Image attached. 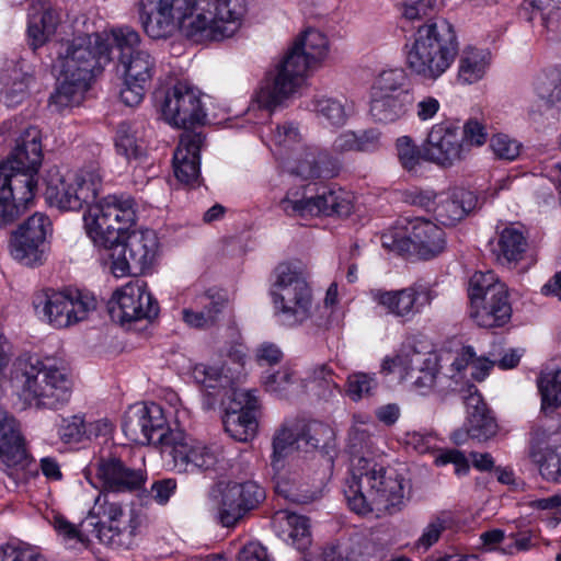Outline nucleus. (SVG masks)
I'll return each mask as SVG.
<instances>
[{"label": "nucleus", "instance_id": "obj_1", "mask_svg": "<svg viewBox=\"0 0 561 561\" xmlns=\"http://www.w3.org/2000/svg\"><path fill=\"white\" fill-rule=\"evenodd\" d=\"M135 199L127 194L107 195L83 216L93 243L111 250L112 274L117 277L146 276L153 270L160 242L151 229L128 230L136 220Z\"/></svg>", "mask_w": 561, "mask_h": 561}, {"label": "nucleus", "instance_id": "obj_2", "mask_svg": "<svg viewBox=\"0 0 561 561\" xmlns=\"http://www.w3.org/2000/svg\"><path fill=\"white\" fill-rule=\"evenodd\" d=\"M245 12L244 0H140L144 30L154 39L170 36L175 22L196 43L230 37Z\"/></svg>", "mask_w": 561, "mask_h": 561}, {"label": "nucleus", "instance_id": "obj_3", "mask_svg": "<svg viewBox=\"0 0 561 561\" xmlns=\"http://www.w3.org/2000/svg\"><path fill=\"white\" fill-rule=\"evenodd\" d=\"M127 439L139 445L159 446L161 454L171 459L180 472L192 470L225 471L230 467L224 447L191 438L168 426L162 408L157 403L130 407L122 422Z\"/></svg>", "mask_w": 561, "mask_h": 561}, {"label": "nucleus", "instance_id": "obj_4", "mask_svg": "<svg viewBox=\"0 0 561 561\" xmlns=\"http://www.w3.org/2000/svg\"><path fill=\"white\" fill-rule=\"evenodd\" d=\"M370 447V435L364 431L352 433L350 476L343 492L353 512L381 518L397 514L404 507L405 479L396 470L387 469L367 457Z\"/></svg>", "mask_w": 561, "mask_h": 561}, {"label": "nucleus", "instance_id": "obj_5", "mask_svg": "<svg viewBox=\"0 0 561 561\" xmlns=\"http://www.w3.org/2000/svg\"><path fill=\"white\" fill-rule=\"evenodd\" d=\"M111 59V45L99 33L79 35L61 43L54 61L58 83L49 98V105L62 111L80 104Z\"/></svg>", "mask_w": 561, "mask_h": 561}, {"label": "nucleus", "instance_id": "obj_6", "mask_svg": "<svg viewBox=\"0 0 561 561\" xmlns=\"http://www.w3.org/2000/svg\"><path fill=\"white\" fill-rule=\"evenodd\" d=\"M327 53V36L318 30H306L274 70L265 73L253 94L252 104L273 113L297 92L308 71L319 65Z\"/></svg>", "mask_w": 561, "mask_h": 561}, {"label": "nucleus", "instance_id": "obj_7", "mask_svg": "<svg viewBox=\"0 0 561 561\" xmlns=\"http://www.w3.org/2000/svg\"><path fill=\"white\" fill-rule=\"evenodd\" d=\"M12 382L24 405L37 410L64 407L69 402L73 387L65 365L31 355L15 359Z\"/></svg>", "mask_w": 561, "mask_h": 561}, {"label": "nucleus", "instance_id": "obj_8", "mask_svg": "<svg viewBox=\"0 0 561 561\" xmlns=\"http://www.w3.org/2000/svg\"><path fill=\"white\" fill-rule=\"evenodd\" d=\"M458 53L454 25L443 18H430L405 44V65L415 77L435 82L451 67Z\"/></svg>", "mask_w": 561, "mask_h": 561}, {"label": "nucleus", "instance_id": "obj_9", "mask_svg": "<svg viewBox=\"0 0 561 561\" xmlns=\"http://www.w3.org/2000/svg\"><path fill=\"white\" fill-rule=\"evenodd\" d=\"M102 183L103 176L100 167L93 163L79 169L67 178L57 175L55 179H49L45 197L50 206L62 211H78L85 205L90 210L92 206L101 202L95 203Z\"/></svg>", "mask_w": 561, "mask_h": 561}, {"label": "nucleus", "instance_id": "obj_10", "mask_svg": "<svg viewBox=\"0 0 561 561\" xmlns=\"http://www.w3.org/2000/svg\"><path fill=\"white\" fill-rule=\"evenodd\" d=\"M33 306L43 312L51 325L64 329L87 320L96 309L98 300L88 289L65 286L60 290L46 288L36 293Z\"/></svg>", "mask_w": 561, "mask_h": 561}, {"label": "nucleus", "instance_id": "obj_11", "mask_svg": "<svg viewBox=\"0 0 561 561\" xmlns=\"http://www.w3.org/2000/svg\"><path fill=\"white\" fill-rule=\"evenodd\" d=\"M380 373L398 374L400 381L420 394H426L436 382L438 360L435 355L416 350L413 340H407L394 355L383 358Z\"/></svg>", "mask_w": 561, "mask_h": 561}, {"label": "nucleus", "instance_id": "obj_12", "mask_svg": "<svg viewBox=\"0 0 561 561\" xmlns=\"http://www.w3.org/2000/svg\"><path fill=\"white\" fill-rule=\"evenodd\" d=\"M404 233H385L381 237L382 245L399 254L414 251L424 260L433 259L444 252L446 238L444 230L428 219L415 217L403 218L400 221Z\"/></svg>", "mask_w": 561, "mask_h": 561}, {"label": "nucleus", "instance_id": "obj_13", "mask_svg": "<svg viewBox=\"0 0 561 561\" xmlns=\"http://www.w3.org/2000/svg\"><path fill=\"white\" fill-rule=\"evenodd\" d=\"M467 295L470 318L480 328H500L510 322L513 310L506 283H469Z\"/></svg>", "mask_w": 561, "mask_h": 561}, {"label": "nucleus", "instance_id": "obj_14", "mask_svg": "<svg viewBox=\"0 0 561 561\" xmlns=\"http://www.w3.org/2000/svg\"><path fill=\"white\" fill-rule=\"evenodd\" d=\"M107 311L113 322L130 327L142 320L152 321L158 317L160 307L146 283H125L112 294Z\"/></svg>", "mask_w": 561, "mask_h": 561}, {"label": "nucleus", "instance_id": "obj_15", "mask_svg": "<svg viewBox=\"0 0 561 561\" xmlns=\"http://www.w3.org/2000/svg\"><path fill=\"white\" fill-rule=\"evenodd\" d=\"M96 517L107 518L108 525L98 522L94 531L100 542L114 548H128L136 531L131 516H127L122 504L113 499L112 493L100 492L90 512Z\"/></svg>", "mask_w": 561, "mask_h": 561}, {"label": "nucleus", "instance_id": "obj_16", "mask_svg": "<svg viewBox=\"0 0 561 561\" xmlns=\"http://www.w3.org/2000/svg\"><path fill=\"white\" fill-rule=\"evenodd\" d=\"M226 396L229 400L225 408L222 424L226 433L237 442L251 440L257 430L260 400L256 390L230 388Z\"/></svg>", "mask_w": 561, "mask_h": 561}, {"label": "nucleus", "instance_id": "obj_17", "mask_svg": "<svg viewBox=\"0 0 561 561\" xmlns=\"http://www.w3.org/2000/svg\"><path fill=\"white\" fill-rule=\"evenodd\" d=\"M160 108L169 124L184 129L206 121L201 92L186 81H176L165 91Z\"/></svg>", "mask_w": 561, "mask_h": 561}, {"label": "nucleus", "instance_id": "obj_18", "mask_svg": "<svg viewBox=\"0 0 561 561\" xmlns=\"http://www.w3.org/2000/svg\"><path fill=\"white\" fill-rule=\"evenodd\" d=\"M85 479L93 484L95 476L104 493H126L140 490L147 479L142 469L127 466L122 459L110 456L100 457L91 462L83 471Z\"/></svg>", "mask_w": 561, "mask_h": 561}, {"label": "nucleus", "instance_id": "obj_19", "mask_svg": "<svg viewBox=\"0 0 561 561\" xmlns=\"http://www.w3.org/2000/svg\"><path fill=\"white\" fill-rule=\"evenodd\" d=\"M423 157L443 168L463 161L468 157V146L458 122L444 121L433 125L423 145Z\"/></svg>", "mask_w": 561, "mask_h": 561}, {"label": "nucleus", "instance_id": "obj_20", "mask_svg": "<svg viewBox=\"0 0 561 561\" xmlns=\"http://www.w3.org/2000/svg\"><path fill=\"white\" fill-rule=\"evenodd\" d=\"M271 296L280 324L293 328L311 318L313 304L308 283H274Z\"/></svg>", "mask_w": 561, "mask_h": 561}, {"label": "nucleus", "instance_id": "obj_21", "mask_svg": "<svg viewBox=\"0 0 561 561\" xmlns=\"http://www.w3.org/2000/svg\"><path fill=\"white\" fill-rule=\"evenodd\" d=\"M271 296L280 324L293 328L311 318L313 304L308 283H274Z\"/></svg>", "mask_w": 561, "mask_h": 561}, {"label": "nucleus", "instance_id": "obj_22", "mask_svg": "<svg viewBox=\"0 0 561 561\" xmlns=\"http://www.w3.org/2000/svg\"><path fill=\"white\" fill-rule=\"evenodd\" d=\"M280 208L290 216H332L346 217L353 211V199L342 188L322 186L314 196L296 199L288 193L280 201Z\"/></svg>", "mask_w": 561, "mask_h": 561}, {"label": "nucleus", "instance_id": "obj_23", "mask_svg": "<svg viewBox=\"0 0 561 561\" xmlns=\"http://www.w3.org/2000/svg\"><path fill=\"white\" fill-rule=\"evenodd\" d=\"M25 449L16 420L0 408V472L9 481L2 479L7 488L18 486L25 480Z\"/></svg>", "mask_w": 561, "mask_h": 561}, {"label": "nucleus", "instance_id": "obj_24", "mask_svg": "<svg viewBox=\"0 0 561 561\" xmlns=\"http://www.w3.org/2000/svg\"><path fill=\"white\" fill-rule=\"evenodd\" d=\"M265 500V491L254 481L228 482L220 490L218 519L232 527Z\"/></svg>", "mask_w": 561, "mask_h": 561}, {"label": "nucleus", "instance_id": "obj_25", "mask_svg": "<svg viewBox=\"0 0 561 561\" xmlns=\"http://www.w3.org/2000/svg\"><path fill=\"white\" fill-rule=\"evenodd\" d=\"M118 66L124 78L121 100L127 106H137L150 88L157 68L156 59L147 50H141L118 57Z\"/></svg>", "mask_w": 561, "mask_h": 561}, {"label": "nucleus", "instance_id": "obj_26", "mask_svg": "<svg viewBox=\"0 0 561 561\" xmlns=\"http://www.w3.org/2000/svg\"><path fill=\"white\" fill-rule=\"evenodd\" d=\"M0 164V229L13 224L34 199L36 187L30 176L13 174Z\"/></svg>", "mask_w": 561, "mask_h": 561}, {"label": "nucleus", "instance_id": "obj_27", "mask_svg": "<svg viewBox=\"0 0 561 561\" xmlns=\"http://www.w3.org/2000/svg\"><path fill=\"white\" fill-rule=\"evenodd\" d=\"M318 447L319 439L311 435L310 427L296 420L285 421L275 430L272 437L271 466L279 472L285 459L295 450L309 453Z\"/></svg>", "mask_w": 561, "mask_h": 561}, {"label": "nucleus", "instance_id": "obj_28", "mask_svg": "<svg viewBox=\"0 0 561 561\" xmlns=\"http://www.w3.org/2000/svg\"><path fill=\"white\" fill-rule=\"evenodd\" d=\"M494 252L499 264L515 271L517 275L525 274L537 262L525 232L513 226L505 227L499 232Z\"/></svg>", "mask_w": 561, "mask_h": 561}, {"label": "nucleus", "instance_id": "obj_29", "mask_svg": "<svg viewBox=\"0 0 561 561\" xmlns=\"http://www.w3.org/2000/svg\"><path fill=\"white\" fill-rule=\"evenodd\" d=\"M205 136L201 131L185 130L173 153V173L185 186L198 187L201 176V150L205 146Z\"/></svg>", "mask_w": 561, "mask_h": 561}, {"label": "nucleus", "instance_id": "obj_30", "mask_svg": "<svg viewBox=\"0 0 561 561\" xmlns=\"http://www.w3.org/2000/svg\"><path fill=\"white\" fill-rule=\"evenodd\" d=\"M42 133L35 126H28L15 139V146L5 161L13 174H25L31 178L33 186L37 188V172L42 165Z\"/></svg>", "mask_w": 561, "mask_h": 561}, {"label": "nucleus", "instance_id": "obj_31", "mask_svg": "<svg viewBox=\"0 0 561 561\" xmlns=\"http://www.w3.org/2000/svg\"><path fill=\"white\" fill-rule=\"evenodd\" d=\"M528 457L543 480L561 483V444H552L546 431L533 432Z\"/></svg>", "mask_w": 561, "mask_h": 561}, {"label": "nucleus", "instance_id": "obj_32", "mask_svg": "<svg viewBox=\"0 0 561 561\" xmlns=\"http://www.w3.org/2000/svg\"><path fill=\"white\" fill-rule=\"evenodd\" d=\"M433 211L435 218L444 226H455L469 215L478 204L477 195L466 188H454L437 195Z\"/></svg>", "mask_w": 561, "mask_h": 561}, {"label": "nucleus", "instance_id": "obj_33", "mask_svg": "<svg viewBox=\"0 0 561 561\" xmlns=\"http://www.w3.org/2000/svg\"><path fill=\"white\" fill-rule=\"evenodd\" d=\"M414 103L413 91L370 95V115L379 123H394L404 117Z\"/></svg>", "mask_w": 561, "mask_h": 561}, {"label": "nucleus", "instance_id": "obj_34", "mask_svg": "<svg viewBox=\"0 0 561 561\" xmlns=\"http://www.w3.org/2000/svg\"><path fill=\"white\" fill-rule=\"evenodd\" d=\"M278 535L296 549L306 550L311 543L309 519L289 511H278L273 516Z\"/></svg>", "mask_w": 561, "mask_h": 561}, {"label": "nucleus", "instance_id": "obj_35", "mask_svg": "<svg viewBox=\"0 0 561 561\" xmlns=\"http://www.w3.org/2000/svg\"><path fill=\"white\" fill-rule=\"evenodd\" d=\"M309 107L321 123L336 128L344 126L354 113L353 102L344 95H314Z\"/></svg>", "mask_w": 561, "mask_h": 561}, {"label": "nucleus", "instance_id": "obj_36", "mask_svg": "<svg viewBox=\"0 0 561 561\" xmlns=\"http://www.w3.org/2000/svg\"><path fill=\"white\" fill-rule=\"evenodd\" d=\"M339 168L325 151H319L312 148H305L295 164L290 167V172L304 180L316 178H333L337 174Z\"/></svg>", "mask_w": 561, "mask_h": 561}, {"label": "nucleus", "instance_id": "obj_37", "mask_svg": "<svg viewBox=\"0 0 561 561\" xmlns=\"http://www.w3.org/2000/svg\"><path fill=\"white\" fill-rule=\"evenodd\" d=\"M491 54L488 49L473 46L463 48L458 66V79L467 84L481 80L490 66Z\"/></svg>", "mask_w": 561, "mask_h": 561}, {"label": "nucleus", "instance_id": "obj_38", "mask_svg": "<svg viewBox=\"0 0 561 561\" xmlns=\"http://www.w3.org/2000/svg\"><path fill=\"white\" fill-rule=\"evenodd\" d=\"M141 126L135 122L118 124L114 142L118 154L127 160H140L145 156V146L140 135Z\"/></svg>", "mask_w": 561, "mask_h": 561}, {"label": "nucleus", "instance_id": "obj_39", "mask_svg": "<svg viewBox=\"0 0 561 561\" xmlns=\"http://www.w3.org/2000/svg\"><path fill=\"white\" fill-rule=\"evenodd\" d=\"M60 20V13L51 7L43 8L42 12L33 14L27 27L30 46L34 50L43 46L55 34Z\"/></svg>", "mask_w": 561, "mask_h": 561}, {"label": "nucleus", "instance_id": "obj_40", "mask_svg": "<svg viewBox=\"0 0 561 561\" xmlns=\"http://www.w3.org/2000/svg\"><path fill=\"white\" fill-rule=\"evenodd\" d=\"M27 78L16 68L0 76V96L8 106L20 104L27 93Z\"/></svg>", "mask_w": 561, "mask_h": 561}, {"label": "nucleus", "instance_id": "obj_41", "mask_svg": "<svg viewBox=\"0 0 561 561\" xmlns=\"http://www.w3.org/2000/svg\"><path fill=\"white\" fill-rule=\"evenodd\" d=\"M542 410L561 405V368L542 370L537 379Z\"/></svg>", "mask_w": 561, "mask_h": 561}, {"label": "nucleus", "instance_id": "obj_42", "mask_svg": "<svg viewBox=\"0 0 561 561\" xmlns=\"http://www.w3.org/2000/svg\"><path fill=\"white\" fill-rule=\"evenodd\" d=\"M403 91H413L410 78L402 68L381 71L371 87V95L396 94Z\"/></svg>", "mask_w": 561, "mask_h": 561}, {"label": "nucleus", "instance_id": "obj_43", "mask_svg": "<svg viewBox=\"0 0 561 561\" xmlns=\"http://www.w3.org/2000/svg\"><path fill=\"white\" fill-rule=\"evenodd\" d=\"M535 93L546 107L561 102V70L551 69L540 73L534 84Z\"/></svg>", "mask_w": 561, "mask_h": 561}, {"label": "nucleus", "instance_id": "obj_44", "mask_svg": "<svg viewBox=\"0 0 561 561\" xmlns=\"http://www.w3.org/2000/svg\"><path fill=\"white\" fill-rule=\"evenodd\" d=\"M11 255L26 266L41 264L44 259L45 244L26 240L23 236L12 234L10 239Z\"/></svg>", "mask_w": 561, "mask_h": 561}, {"label": "nucleus", "instance_id": "obj_45", "mask_svg": "<svg viewBox=\"0 0 561 561\" xmlns=\"http://www.w3.org/2000/svg\"><path fill=\"white\" fill-rule=\"evenodd\" d=\"M379 301L390 313L397 317H405L413 310L416 291L413 287H409L398 291L383 293L380 295Z\"/></svg>", "mask_w": 561, "mask_h": 561}, {"label": "nucleus", "instance_id": "obj_46", "mask_svg": "<svg viewBox=\"0 0 561 561\" xmlns=\"http://www.w3.org/2000/svg\"><path fill=\"white\" fill-rule=\"evenodd\" d=\"M51 232V222L43 213H35L23 221L12 233L23 236L33 243L34 241L45 244L46 237Z\"/></svg>", "mask_w": 561, "mask_h": 561}, {"label": "nucleus", "instance_id": "obj_47", "mask_svg": "<svg viewBox=\"0 0 561 561\" xmlns=\"http://www.w3.org/2000/svg\"><path fill=\"white\" fill-rule=\"evenodd\" d=\"M378 381L375 374L353 373L347 377L345 393L353 401H359L375 394Z\"/></svg>", "mask_w": 561, "mask_h": 561}, {"label": "nucleus", "instance_id": "obj_48", "mask_svg": "<svg viewBox=\"0 0 561 561\" xmlns=\"http://www.w3.org/2000/svg\"><path fill=\"white\" fill-rule=\"evenodd\" d=\"M192 376L197 383L205 388H227L231 386L232 377L228 376L225 368L196 364L192 369Z\"/></svg>", "mask_w": 561, "mask_h": 561}, {"label": "nucleus", "instance_id": "obj_49", "mask_svg": "<svg viewBox=\"0 0 561 561\" xmlns=\"http://www.w3.org/2000/svg\"><path fill=\"white\" fill-rule=\"evenodd\" d=\"M468 435L479 442H484L493 437L497 432L495 419L490 414L489 410L480 414L467 416Z\"/></svg>", "mask_w": 561, "mask_h": 561}, {"label": "nucleus", "instance_id": "obj_50", "mask_svg": "<svg viewBox=\"0 0 561 561\" xmlns=\"http://www.w3.org/2000/svg\"><path fill=\"white\" fill-rule=\"evenodd\" d=\"M362 542L350 540L348 542L327 547L323 550V561H366Z\"/></svg>", "mask_w": 561, "mask_h": 561}, {"label": "nucleus", "instance_id": "obj_51", "mask_svg": "<svg viewBox=\"0 0 561 561\" xmlns=\"http://www.w3.org/2000/svg\"><path fill=\"white\" fill-rule=\"evenodd\" d=\"M58 436L65 444H78L87 438L85 421L76 414L64 417L58 426Z\"/></svg>", "mask_w": 561, "mask_h": 561}, {"label": "nucleus", "instance_id": "obj_52", "mask_svg": "<svg viewBox=\"0 0 561 561\" xmlns=\"http://www.w3.org/2000/svg\"><path fill=\"white\" fill-rule=\"evenodd\" d=\"M398 159L403 169L411 171L423 159V149L415 145L410 136H401L396 141Z\"/></svg>", "mask_w": 561, "mask_h": 561}, {"label": "nucleus", "instance_id": "obj_53", "mask_svg": "<svg viewBox=\"0 0 561 561\" xmlns=\"http://www.w3.org/2000/svg\"><path fill=\"white\" fill-rule=\"evenodd\" d=\"M113 43L119 50L118 57L129 56L136 51H141L138 48L140 44V35L130 26H121L113 28L111 32Z\"/></svg>", "mask_w": 561, "mask_h": 561}, {"label": "nucleus", "instance_id": "obj_54", "mask_svg": "<svg viewBox=\"0 0 561 561\" xmlns=\"http://www.w3.org/2000/svg\"><path fill=\"white\" fill-rule=\"evenodd\" d=\"M274 274L276 280H306L308 277H310L307 265L298 259H293L279 263L275 267Z\"/></svg>", "mask_w": 561, "mask_h": 561}, {"label": "nucleus", "instance_id": "obj_55", "mask_svg": "<svg viewBox=\"0 0 561 561\" xmlns=\"http://www.w3.org/2000/svg\"><path fill=\"white\" fill-rule=\"evenodd\" d=\"M494 154L504 160H515L520 152V144L505 134H496L490 139Z\"/></svg>", "mask_w": 561, "mask_h": 561}, {"label": "nucleus", "instance_id": "obj_56", "mask_svg": "<svg viewBox=\"0 0 561 561\" xmlns=\"http://www.w3.org/2000/svg\"><path fill=\"white\" fill-rule=\"evenodd\" d=\"M460 128L461 137L468 146V154L471 147H481L488 140L486 127L477 118H469Z\"/></svg>", "mask_w": 561, "mask_h": 561}, {"label": "nucleus", "instance_id": "obj_57", "mask_svg": "<svg viewBox=\"0 0 561 561\" xmlns=\"http://www.w3.org/2000/svg\"><path fill=\"white\" fill-rule=\"evenodd\" d=\"M270 141L277 148L290 149L300 141V133L293 123H284L272 129Z\"/></svg>", "mask_w": 561, "mask_h": 561}, {"label": "nucleus", "instance_id": "obj_58", "mask_svg": "<svg viewBox=\"0 0 561 561\" xmlns=\"http://www.w3.org/2000/svg\"><path fill=\"white\" fill-rule=\"evenodd\" d=\"M300 477L295 474L289 482L285 476H279L275 484V491L293 502L308 503L314 499L313 495H300L298 491L301 488Z\"/></svg>", "mask_w": 561, "mask_h": 561}, {"label": "nucleus", "instance_id": "obj_59", "mask_svg": "<svg viewBox=\"0 0 561 561\" xmlns=\"http://www.w3.org/2000/svg\"><path fill=\"white\" fill-rule=\"evenodd\" d=\"M294 383V373L287 367H283L275 373L267 374L263 379V385L268 392L276 394L286 393Z\"/></svg>", "mask_w": 561, "mask_h": 561}, {"label": "nucleus", "instance_id": "obj_60", "mask_svg": "<svg viewBox=\"0 0 561 561\" xmlns=\"http://www.w3.org/2000/svg\"><path fill=\"white\" fill-rule=\"evenodd\" d=\"M0 561H41V557L23 543H7L0 546Z\"/></svg>", "mask_w": 561, "mask_h": 561}, {"label": "nucleus", "instance_id": "obj_61", "mask_svg": "<svg viewBox=\"0 0 561 561\" xmlns=\"http://www.w3.org/2000/svg\"><path fill=\"white\" fill-rule=\"evenodd\" d=\"M508 537L512 540V543L507 545L503 550L510 554L528 551L538 545L537 537L530 529L512 533Z\"/></svg>", "mask_w": 561, "mask_h": 561}, {"label": "nucleus", "instance_id": "obj_62", "mask_svg": "<svg viewBox=\"0 0 561 561\" xmlns=\"http://www.w3.org/2000/svg\"><path fill=\"white\" fill-rule=\"evenodd\" d=\"M51 524L55 530L66 540H76L82 543L88 540L85 535L79 530L76 525L67 520L62 515H54Z\"/></svg>", "mask_w": 561, "mask_h": 561}, {"label": "nucleus", "instance_id": "obj_63", "mask_svg": "<svg viewBox=\"0 0 561 561\" xmlns=\"http://www.w3.org/2000/svg\"><path fill=\"white\" fill-rule=\"evenodd\" d=\"M437 195L433 191H424L419 188L408 190L403 193V199L405 203L424 208L425 210H432L435 206V199Z\"/></svg>", "mask_w": 561, "mask_h": 561}, {"label": "nucleus", "instance_id": "obj_64", "mask_svg": "<svg viewBox=\"0 0 561 561\" xmlns=\"http://www.w3.org/2000/svg\"><path fill=\"white\" fill-rule=\"evenodd\" d=\"M381 147V133L370 128L356 133V151L374 152Z\"/></svg>", "mask_w": 561, "mask_h": 561}]
</instances>
